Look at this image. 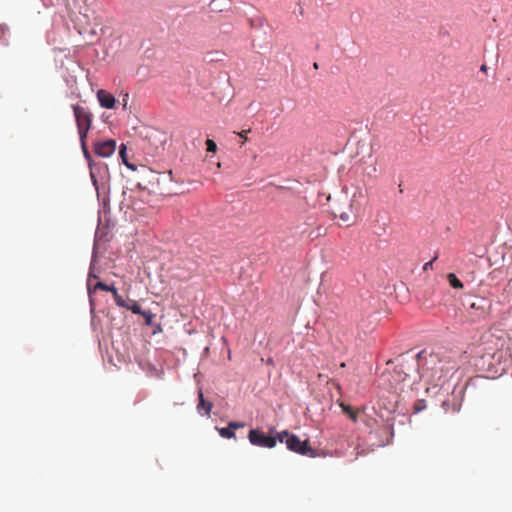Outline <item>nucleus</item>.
<instances>
[{
    "mask_svg": "<svg viewBox=\"0 0 512 512\" xmlns=\"http://www.w3.org/2000/svg\"><path fill=\"white\" fill-rule=\"evenodd\" d=\"M97 99L103 108L112 109L115 106V97L106 90L100 89L97 92Z\"/></svg>",
    "mask_w": 512,
    "mask_h": 512,
    "instance_id": "423d86ee",
    "label": "nucleus"
},
{
    "mask_svg": "<svg viewBox=\"0 0 512 512\" xmlns=\"http://www.w3.org/2000/svg\"><path fill=\"white\" fill-rule=\"evenodd\" d=\"M486 304H487V302H486L485 299H480L477 302H472L470 304V308L474 309V310H476L478 312L477 313L478 317H482V316H484L486 314V311H487Z\"/></svg>",
    "mask_w": 512,
    "mask_h": 512,
    "instance_id": "9b49d317",
    "label": "nucleus"
},
{
    "mask_svg": "<svg viewBox=\"0 0 512 512\" xmlns=\"http://www.w3.org/2000/svg\"><path fill=\"white\" fill-rule=\"evenodd\" d=\"M340 218H341L343 221L347 222V221L349 220V215H348V214H341V215H340Z\"/></svg>",
    "mask_w": 512,
    "mask_h": 512,
    "instance_id": "5701e85b",
    "label": "nucleus"
},
{
    "mask_svg": "<svg viewBox=\"0 0 512 512\" xmlns=\"http://www.w3.org/2000/svg\"><path fill=\"white\" fill-rule=\"evenodd\" d=\"M481 70H482V71H486V66H485V65H482V66H481Z\"/></svg>",
    "mask_w": 512,
    "mask_h": 512,
    "instance_id": "b1692460",
    "label": "nucleus"
},
{
    "mask_svg": "<svg viewBox=\"0 0 512 512\" xmlns=\"http://www.w3.org/2000/svg\"><path fill=\"white\" fill-rule=\"evenodd\" d=\"M198 398H199V403L197 405V411L200 414H204V415L209 417L210 416V412H211L212 407H213V404L210 401H206L205 400L202 390H199Z\"/></svg>",
    "mask_w": 512,
    "mask_h": 512,
    "instance_id": "1a4fd4ad",
    "label": "nucleus"
},
{
    "mask_svg": "<svg viewBox=\"0 0 512 512\" xmlns=\"http://www.w3.org/2000/svg\"><path fill=\"white\" fill-rule=\"evenodd\" d=\"M314 68L317 69L318 68V64L317 63H314Z\"/></svg>",
    "mask_w": 512,
    "mask_h": 512,
    "instance_id": "393cba45",
    "label": "nucleus"
},
{
    "mask_svg": "<svg viewBox=\"0 0 512 512\" xmlns=\"http://www.w3.org/2000/svg\"><path fill=\"white\" fill-rule=\"evenodd\" d=\"M9 31L7 25H0V39L3 38Z\"/></svg>",
    "mask_w": 512,
    "mask_h": 512,
    "instance_id": "412c9836",
    "label": "nucleus"
},
{
    "mask_svg": "<svg viewBox=\"0 0 512 512\" xmlns=\"http://www.w3.org/2000/svg\"><path fill=\"white\" fill-rule=\"evenodd\" d=\"M429 362L433 365L423 368L422 376L435 387L442 386L456 370L455 365L450 362H435L432 357Z\"/></svg>",
    "mask_w": 512,
    "mask_h": 512,
    "instance_id": "f257e3e1",
    "label": "nucleus"
},
{
    "mask_svg": "<svg viewBox=\"0 0 512 512\" xmlns=\"http://www.w3.org/2000/svg\"><path fill=\"white\" fill-rule=\"evenodd\" d=\"M248 439L252 445L273 448L278 441V436H268L258 429H251L248 433Z\"/></svg>",
    "mask_w": 512,
    "mask_h": 512,
    "instance_id": "20e7f679",
    "label": "nucleus"
},
{
    "mask_svg": "<svg viewBox=\"0 0 512 512\" xmlns=\"http://www.w3.org/2000/svg\"><path fill=\"white\" fill-rule=\"evenodd\" d=\"M90 279H91V275H89L88 283H87V286H88V293H89V297H90L91 305L93 304L92 294H93V293H95L98 289H99V290H103V291H109V292H111V293L116 289L113 285H107V284H105V283H103V282H97V283L92 287V286H91Z\"/></svg>",
    "mask_w": 512,
    "mask_h": 512,
    "instance_id": "0eeeda50",
    "label": "nucleus"
},
{
    "mask_svg": "<svg viewBox=\"0 0 512 512\" xmlns=\"http://www.w3.org/2000/svg\"><path fill=\"white\" fill-rule=\"evenodd\" d=\"M426 408L425 400H417L414 404V411L420 412Z\"/></svg>",
    "mask_w": 512,
    "mask_h": 512,
    "instance_id": "a211bd4d",
    "label": "nucleus"
},
{
    "mask_svg": "<svg viewBox=\"0 0 512 512\" xmlns=\"http://www.w3.org/2000/svg\"><path fill=\"white\" fill-rule=\"evenodd\" d=\"M74 117L76 120L79 138H87V134L91 128L93 114L87 107L81 105H73Z\"/></svg>",
    "mask_w": 512,
    "mask_h": 512,
    "instance_id": "7ed1b4c3",
    "label": "nucleus"
},
{
    "mask_svg": "<svg viewBox=\"0 0 512 512\" xmlns=\"http://www.w3.org/2000/svg\"><path fill=\"white\" fill-rule=\"evenodd\" d=\"M242 427L244 423L230 422L227 427L218 428V432L223 438L230 439L235 437V430Z\"/></svg>",
    "mask_w": 512,
    "mask_h": 512,
    "instance_id": "6e6552de",
    "label": "nucleus"
},
{
    "mask_svg": "<svg viewBox=\"0 0 512 512\" xmlns=\"http://www.w3.org/2000/svg\"><path fill=\"white\" fill-rule=\"evenodd\" d=\"M80 142H81V148H82V151H83V154L85 156L86 159H90L91 156H90V152L87 148V145H86V138H80Z\"/></svg>",
    "mask_w": 512,
    "mask_h": 512,
    "instance_id": "f3484780",
    "label": "nucleus"
},
{
    "mask_svg": "<svg viewBox=\"0 0 512 512\" xmlns=\"http://www.w3.org/2000/svg\"><path fill=\"white\" fill-rule=\"evenodd\" d=\"M442 408L445 413H448V412L457 413V412H459L461 405L455 399H453L452 403L449 399H447L442 402Z\"/></svg>",
    "mask_w": 512,
    "mask_h": 512,
    "instance_id": "9d476101",
    "label": "nucleus"
},
{
    "mask_svg": "<svg viewBox=\"0 0 512 512\" xmlns=\"http://www.w3.org/2000/svg\"><path fill=\"white\" fill-rule=\"evenodd\" d=\"M447 280L449 284L455 288V289H461L463 288L462 282L457 278V276L454 273H449L447 275Z\"/></svg>",
    "mask_w": 512,
    "mask_h": 512,
    "instance_id": "ddd939ff",
    "label": "nucleus"
},
{
    "mask_svg": "<svg viewBox=\"0 0 512 512\" xmlns=\"http://www.w3.org/2000/svg\"><path fill=\"white\" fill-rule=\"evenodd\" d=\"M126 309L131 310L134 314H141L143 312L140 305L135 300H130V304H126Z\"/></svg>",
    "mask_w": 512,
    "mask_h": 512,
    "instance_id": "4468645a",
    "label": "nucleus"
},
{
    "mask_svg": "<svg viewBox=\"0 0 512 512\" xmlns=\"http://www.w3.org/2000/svg\"><path fill=\"white\" fill-rule=\"evenodd\" d=\"M206 146H207V151H208V152H213V153H215V152H216V150H217V145H216V143H215L213 140H211V139H207V140H206Z\"/></svg>",
    "mask_w": 512,
    "mask_h": 512,
    "instance_id": "6ab92c4d",
    "label": "nucleus"
},
{
    "mask_svg": "<svg viewBox=\"0 0 512 512\" xmlns=\"http://www.w3.org/2000/svg\"><path fill=\"white\" fill-rule=\"evenodd\" d=\"M437 259V255L429 262L425 263L424 266H423V270L424 271H427L429 269H432L433 268V262Z\"/></svg>",
    "mask_w": 512,
    "mask_h": 512,
    "instance_id": "aec40b11",
    "label": "nucleus"
},
{
    "mask_svg": "<svg viewBox=\"0 0 512 512\" xmlns=\"http://www.w3.org/2000/svg\"><path fill=\"white\" fill-rule=\"evenodd\" d=\"M278 441L285 443L287 448L294 453L311 458L318 456L317 451L309 446L308 440L301 441L297 435L291 434L288 431L278 433Z\"/></svg>",
    "mask_w": 512,
    "mask_h": 512,
    "instance_id": "f03ea898",
    "label": "nucleus"
},
{
    "mask_svg": "<svg viewBox=\"0 0 512 512\" xmlns=\"http://www.w3.org/2000/svg\"><path fill=\"white\" fill-rule=\"evenodd\" d=\"M140 315L143 316L146 325H152L155 315L151 311H143Z\"/></svg>",
    "mask_w": 512,
    "mask_h": 512,
    "instance_id": "dca6fc26",
    "label": "nucleus"
},
{
    "mask_svg": "<svg viewBox=\"0 0 512 512\" xmlns=\"http://www.w3.org/2000/svg\"><path fill=\"white\" fill-rule=\"evenodd\" d=\"M116 149V142L112 139L97 142L94 146L95 153L103 158L110 157Z\"/></svg>",
    "mask_w": 512,
    "mask_h": 512,
    "instance_id": "39448f33",
    "label": "nucleus"
},
{
    "mask_svg": "<svg viewBox=\"0 0 512 512\" xmlns=\"http://www.w3.org/2000/svg\"><path fill=\"white\" fill-rule=\"evenodd\" d=\"M340 407L342 408V411L348 415V417L356 422L357 421V415H358V412L355 411L351 406L349 405H346L345 403H340Z\"/></svg>",
    "mask_w": 512,
    "mask_h": 512,
    "instance_id": "f8f14e48",
    "label": "nucleus"
},
{
    "mask_svg": "<svg viewBox=\"0 0 512 512\" xmlns=\"http://www.w3.org/2000/svg\"><path fill=\"white\" fill-rule=\"evenodd\" d=\"M112 294H113V298H114V301H115V303L117 304V306L125 308V306H126V304H127V303H126V302H125V300L122 298V296H120V295L118 294L117 289H115V290L112 292Z\"/></svg>",
    "mask_w": 512,
    "mask_h": 512,
    "instance_id": "2eb2a0df",
    "label": "nucleus"
},
{
    "mask_svg": "<svg viewBox=\"0 0 512 512\" xmlns=\"http://www.w3.org/2000/svg\"><path fill=\"white\" fill-rule=\"evenodd\" d=\"M247 132H248L247 130H243V131L238 133V135L241 137V139H243L242 142H241V146L244 145V143L247 140V137H246V133Z\"/></svg>",
    "mask_w": 512,
    "mask_h": 512,
    "instance_id": "4be33fe9",
    "label": "nucleus"
}]
</instances>
